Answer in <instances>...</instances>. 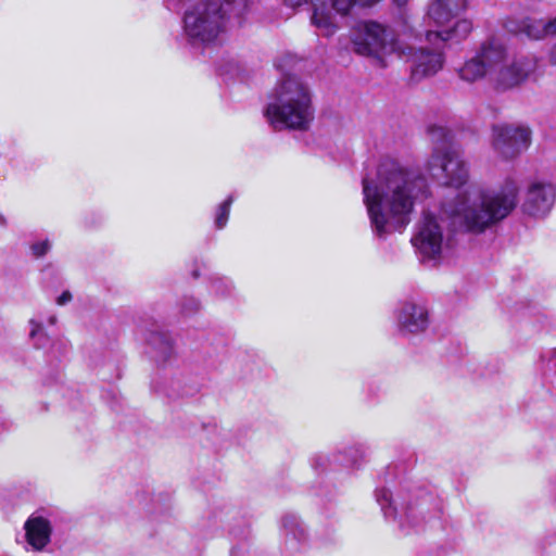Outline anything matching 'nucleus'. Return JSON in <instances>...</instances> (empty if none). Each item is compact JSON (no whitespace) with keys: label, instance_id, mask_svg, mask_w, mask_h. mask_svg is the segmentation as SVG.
Returning a JSON list of instances; mask_svg holds the SVG:
<instances>
[{"label":"nucleus","instance_id":"nucleus-1","mask_svg":"<svg viewBox=\"0 0 556 556\" xmlns=\"http://www.w3.org/2000/svg\"><path fill=\"white\" fill-rule=\"evenodd\" d=\"M362 185L371 229L381 239L402 231L415 200L429 195L426 176H364Z\"/></svg>","mask_w":556,"mask_h":556},{"label":"nucleus","instance_id":"nucleus-2","mask_svg":"<svg viewBox=\"0 0 556 556\" xmlns=\"http://www.w3.org/2000/svg\"><path fill=\"white\" fill-rule=\"evenodd\" d=\"M375 498L384 518L407 532L424 528L443 514V501L429 486L406 477L396 464L389 465L379 477Z\"/></svg>","mask_w":556,"mask_h":556},{"label":"nucleus","instance_id":"nucleus-3","mask_svg":"<svg viewBox=\"0 0 556 556\" xmlns=\"http://www.w3.org/2000/svg\"><path fill=\"white\" fill-rule=\"evenodd\" d=\"M444 185L457 189L452 214L459 218L471 232H483L486 228L508 217L519 203V187L507 179L504 185L479 190L473 197L467 189L468 176H442Z\"/></svg>","mask_w":556,"mask_h":556},{"label":"nucleus","instance_id":"nucleus-4","mask_svg":"<svg viewBox=\"0 0 556 556\" xmlns=\"http://www.w3.org/2000/svg\"><path fill=\"white\" fill-rule=\"evenodd\" d=\"M252 8V0H198L184 12L182 35L195 48L220 46L229 29L241 25Z\"/></svg>","mask_w":556,"mask_h":556},{"label":"nucleus","instance_id":"nucleus-5","mask_svg":"<svg viewBox=\"0 0 556 556\" xmlns=\"http://www.w3.org/2000/svg\"><path fill=\"white\" fill-rule=\"evenodd\" d=\"M265 116L276 130H307L314 121L312 93L307 85L295 76L285 77L277 84Z\"/></svg>","mask_w":556,"mask_h":556},{"label":"nucleus","instance_id":"nucleus-6","mask_svg":"<svg viewBox=\"0 0 556 556\" xmlns=\"http://www.w3.org/2000/svg\"><path fill=\"white\" fill-rule=\"evenodd\" d=\"M369 447L362 442L345 445L330 454L316 453L309 458V464L317 475L318 488L315 494L330 501L334 492L330 483L339 471L357 470L367 462Z\"/></svg>","mask_w":556,"mask_h":556},{"label":"nucleus","instance_id":"nucleus-7","mask_svg":"<svg viewBox=\"0 0 556 556\" xmlns=\"http://www.w3.org/2000/svg\"><path fill=\"white\" fill-rule=\"evenodd\" d=\"M353 45L356 53L370 56L382 66H388L394 58L405 54L404 46L396 39L394 31L377 22H362L353 31Z\"/></svg>","mask_w":556,"mask_h":556},{"label":"nucleus","instance_id":"nucleus-8","mask_svg":"<svg viewBox=\"0 0 556 556\" xmlns=\"http://www.w3.org/2000/svg\"><path fill=\"white\" fill-rule=\"evenodd\" d=\"M428 135L434 144L433 152L427 162L429 172L443 174H464L468 170L466 162L450 148L452 131L447 127L432 124L428 127Z\"/></svg>","mask_w":556,"mask_h":556},{"label":"nucleus","instance_id":"nucleus-9","mask_svg":"<svg viewBox=\"0 0 556 556\" xmlns=\"http://www.w3.org/2000/svg\"><path fill=\"white\" fill-rule=\"evenodd\" d=\"M502 55L503 43L496 38L485 40L457 70L459 78L467 83H475L485 77L491 80L492 70L498 65Z\"/></svg>","mask_w":556,"mask_h":556},{"label":"nucleus","instance_id":"nucleus-10","mask_svg":"<svg viewBox=\"0 0 556 556\" xmlns=\"http://www.w3.org/2000/svg\"><path fill=\"white\" fill-rule=\"evenodd\" d=\"M532 142V130L526 124H502L493 127V148L505 161H511L527 151Z\"/></svg>","mask_w":556,"mask_h":556},{"label":"nucleus","instance_id":"nucleus-11","mask_svg":"<svg viewBox=\"0 0 556 556\" xmlns=\"http://www.w3.org/2000/svg\"><path fill=\"white\" fill-rule=\"evenodd\" d=\"M536 67L538 60L533 56H520L508 61L507 51L503 45V55L498 65L492 70L491 83L501 90L511 89L533 75Z\"/></svg>","mask_w":556,"mask_h":556},{"label":"nucleus","instance_id":"nucleus-12","mask_svg":"<svg viewBox=\"0 0 556 556\" xmlns=\"http://www.w3.org/2000/svg\"><path fill=\"white\" fill-rule=\"evenodd\" d=\"M412 243L422 263L440 258L443 245V231L433 214L424 212L422 219L417 226V232L412 238Z\"/></svg>","mask_w":556,"mask_h":556},{"label":"nucleus","instance_id":"nucleus-13","mask_svg":"<svg viewBox=\"0 0 556 556\" xmlns=\"http://www.w3.org/2000/svg\"><path fill=\"white\" fill-rule=\"evenodd\" d=\"M143 339L147 353L159 366H166L176 358L175 338L156 323L143 326Z\"/></svg>","mask_w":556,"mask_h":556},{"label":"nucleus","instance_id":"nucleus-14","mask_svg":"<svg viewBox=\"0 0 556 556\" xmlns=\"http://www.w3.org/2000/svg\"><path fill=\"white\" fill-rule=\"evenodd\" d=\"M151 389L164 400L177 401L195 395L200 391V384L180 371L164 372L152 380Z\"/></svg>","mask_w":556,"mask_h":556},{"label":"nucleus","instance_id":"nucleus-15","mask_svg":"<svg viewBox=\"0 0 556 556\" xmlns=\"http://www.w3.org/2000/svg\"><path fill=\"white\" fill-rule=\"evenodd\" d=\"M26 543L35 552H42L51 542V536L58 535L55 517H47L40 513L31 514L24 523Z\"/></svg>","mask_w":556,"mask_h":556},{"label":"nucleus","instance_id":"nucleus-16","mask_svg":"<svg viewBox=\"0 0 556 556\" xmlns=\"http://www.w3.org/2000/svg\"><path fill=\"white\" fill-rule=\"evenodd\" d=\"M555 198L556 189L553 184L534 181L527 189L522 212L529 216L543 217L551 211Z\"/></svg>","mask_w":556,"mask_h":556},{"label":"nucleus","instance_id":"nucleus-17","mask_svg":"<svg viewBox=\"0 0 556 556\" xmlns=\"http://www.w3.org/2000/svg\"><path fill=\"white\" fill-rule=\"evenodd\" d=\"M405 56L412 62V77L415 80H420L425 77L437 74L443 66L444 56L438 49L419 48L413 51V48L404 47Z\"/></svg>","mask_w":556,"mask_h":556},{"label":"nucleus","instance_id":"nucleus-18","mask_svg":"<svg viewBox=\"0 0 556 556\" xmlns=\"http://www.w3.org/2000/svg\"><path fill=\"white\" fill-rule=\"evenodd\" d=\"M395 317L397 329L404 336L424 332L430 323L427 307L414 302L403 303Z\"/></svg>","mask_w":556,"mask_h":556},{"label":"nucleus","instance_id":"nucleus-19","mask_svg":"<svg viewBox=\"0 0 556 556\" xmlns=\"http://www.w3.org/2000/svg\"><path fill=\"white\" fill-rule=\"evenodd\" d=\"M283 2L291 9H298L308 2H312V25L323 36H331L337 31L338 25L336 23V17L325 2H321L320 4L314 3L313 0H283Z\"/></svg>","mask_w":556,"mask_h":556},{"label":"nucleus","instance_id":"nucleus-20","mask_svg":"<svg viewBox=\"0 0 556 556\" xmlns=\"http://www.w3.org/2000/svg\"><path fill=\"white\" fill-rule=\"evenodd\" d=\"M280 532L286 546L299 551L308 540L307 529L301 518L294 513H285L280 518Z\"/></svg>","mask_w":556,"mask_h":556},{"label":"nucleus","instance_id":"nucleus-21","mask_svg":"<svg viewBox=\"0 0 556 556\" xmlns=\"http://www.w3.org/2000/svg\"><path fill=\"white\" fill-rule=\"evenodd\" d=\"M466 8L467 0H433L428 7L427 16L438 27H443Z\"/></svg>","mask_w":556,"mask_h":556},{"label":"nucleus","instance_id":"nucleus-22","mask_svg":"<svg viewBox=\"0 0 556 556\" xmlns=\"http://www.w3.org/2000/svg\"><path fill=\"white\" fill-rule=\"evenodd\" d=\"M504 27L513 34H523L530 39H542L549 36L547 30V22L543 20H535L525 17L519 20L514 16H508L504 22Z\"/></svg>","mask_w":556,"mask_h":556},{"label":"nucleus","instance_id":"nucleus-23","mask_svg":"<svg viewBox=\"0 0 556 556\" xmlns=\"http://www.w3.org/2000/svg\"><path fill=\"white\" fill-rule=\"evenodd\" d=\"M472 30V24L467 18L457 20L454 25L450 28L441 30H427L426 40L429 43H438L445 41H460L467 38Z\"/></svg>","mask_w":556,"mask_h":556},{"label":"nucleus","instance_id":"nucleus-24","mask_svg":"<svg viewBox=\"0 0 556 556\" xmlns=\"http://www.w3.org/2000/svg\"><path fill=\"white\" fill-rule=\"evenodd\" d=\"M207 281L208 292L213 296L220 300L237 298V288L231 278L219 274H212L208 276Z\"/></svg>","mask_w":556,"mask_h":556},{"label":"nucleus","instance_id":"nucleus-25","mask_svg":"<svg viewBox=\"0 0 556 556\" xmlns=\"http://www.w3.org/2000/svg\"><path fill=\"white\" fill-rule=\"evenodd\" d=\"M412 168L397 159L390 155L382 156L379 160L376 174H410Z\"/></svg>","mask_w":556,"mask_h":556},{"label":"nucleus","instance_id":"nucleus-26","mask_svg":"<svg viewBox=\"0 0 556 556\" xmlns=\"http://www.w3.org/2000/svg\"><path fill=\"white\" fill-rule=\"evenodd\" d=\"M233 201V194H229L222 203L217 205L214 216V225L216 229L220 230L226 227L230 214V207Z\"/></svg>","mask_w":556,"mask_h":556},{"label":"nucleus","instance_id":"nucleus-27","mask_svg":"<svg viewBox=\"0 0 556 556\" xmlns=\"http://www.w3.org/2000/svg\"><path fill=\"white\" fill-rule=\"evenodd\" d=\"M29 324L31 326L29 337L33 340L34 345L37 349L46 348L50 343V338L45 332L42 324L36 319H30Z\"/></svg>","mask_w":556,"mask_h":556},{"label":"nucleus","instance_id":"nucleus-28","mask_svg":"<svg viewBox=\"0 0 556 556\" xmlns=\"http://www.w3.org/2000/svg\"><path fill=\"white\" fill-rule=\"evenodd\" d=\"M179 307L184 316H192L201 311L202 304L199 299L186 295L180 300Z\"/></svg>","mask_w":556,"mask_h":556},{"label":"nucleus","instance_id":"nucleus-29","mask_svg":"<svg viewBox=\"0 0 556 556\" xmlns=\"http://www.w3.org/2000/svg\"><path fill=\"white\" fill-rule=\"evenodd\" d=\"M51 250V242L49 239L37 241L30 244L33 256L39 258L45 256Z\"/></svg>","mask_w":556,"mask_h":556},{"label":"nucleus","instance_id":"nucleus-30","mask_svg":"<svg viewBox=\"0 0 556 556\" xmlns=\"http://www.w3.org/2000/svg\"><path fill=\"white\" fill-rule=\"evenodd\" d=\"M295 61V56H293L292 54H286L285 56H282L277 63H276V66L279 68V70H283L285 66L293 63Z\"/></svg>","mask_w":556,"mask_h":556},{"label":"nucleus","instance_id":"nucleus-31","mask_svg":"<svg viewBox=\"0 0 556 556\" xmlns=\"http://www.w3.org/2000/svg\"><path fill=\"white\" fill-rule=\"evenodd\" d=\"M11 427L12 421L0 412V432L9 430Z\"/></svg>","mask_w":556,"mask_h":556},{"label":"nucleus","instance_id":"nucleus-32","mask_svg":"<svg viewBox=\"0 0 556 556\" xmlns=\"http://www.w3.org/2000/svg\"><path fill=\"white\" fill-rule=\"evenodd\" d=\"M72 300V293L70 291H64L58 299L56 303L59 305H65Z\"/></svg>","mask_w":556,"mask_h":556},{"label":"nucleus","instance_id":"nucleus-33","mask_svg":"<svg viewBox=\"0 0 556 556\" xmlns=\"http://www.w3.org/2000/svg\"><path fill=\"white\" fill-rule=\"evenodd\" d=\"M548 61L552 65H556V41L549 48Z\"/></svg>","mask_w":556,"mask_h":556},{"label":"nucleus","instance_id":"nucleus-34","mask_svg":"<svg viewBox=\"0 0 556 556\" xmlns=\"http://www.w3.org/2000/svg\"><path fill=\"white\" fill-rule=\"evenodd\" d=\"M547 30H549V36L556 35V16L547 22Z\"/></svg>","mask_w":556,"mask_h":556},{"label":"nucleus","instance_id":"nucleus-35","mask_svg":"<svg viewBox=\"0 0 556 556\" xmlns=\"http://www.w3.org/2000/svg\"><path fill=\"white\" fill-rule=\"evenodd\" d=\"M54 271V268L52 265H47L43 269H42V275L43 276H47V275H50Z\"/></svg>","mask_w":556,"mask_h":556},{"label":"nucleus","instance_id":"nucleus-36","mask_svg":"<svg viewBox=\"0 0 556 556\" xmlns=\"http://www.w3.org/2000/svg\"><path fill=\"white\" fill-rule=\"evenodd\" d=\"M549 362L556 368V348L551 352Z\"/></svg>","mask_w":556,"mask_h":556},{"label":"nucleus","instance_id":"nucleus-37","mask_svg":"<svg viewBox=\"0 0 556 556\" xmlns=\"http://www.w3.org/2000/svg\"><path fill=\"white\" fill-rule=\"evenodd\" d=\"M393 3L399 7V8H402L404 7L409 0H392Z\"/></svg>","mask_w":556,"mask_h":556},{"label":"nucleus","instance_id":"nucleus-38","mask_svg":"<svg viewBox=\"0 0 556 556\" xmlns=\"http://www.w3.org/2000/svg\"><path fill=\"white\" fill-rule=\"evenodd\" d=\"M191 275H192V277H193L194 279H198V278L200 277V270H199V268L193 269V270H192V273H191Z\"/></svg>","mask_w":556,"mask_h":556},{"label":"nucleus","instance_id":"nucleus-39","mask_svg":"<svg viewBox=\"0 0 556 556\" xmlns=\"http://www.w3.org/2000/svg\"><path fill=\"white\" fill-rule=\"evenodd\" d=\"M0 226H2V227L7 226V219L2 214H0Z\"/></svg>","mask_w":556,"mask_h":556},{"label":"nucleus","instance_id":"nucleus-40","mask_svg":"<svg viewBox=\"0 0 556 556\" xmlns=\"http://www.w3.org/2000/svg\"><path fill=\"white\" fill-rule=\"evenodd\" d=\"M55 323H56V317H55V316H51V317L49 318V324H50V325H54Z\"/></svg>","mask_w":556,"mask_h":556},{"label":"nucleus","instance_id":"nucleus-41","mask_svg":"<svg viewBox=\"0 0 556 556\" xmlns=\"http://www.w3.org/2000/svg\"><path fill=\"white\" fill-rule=\"evenodd\" d=\"M213 517H214V519H219L220 521H222V519H223V518H222V515H217L216 513L214 514V516H213Z\"/></svg>","mask_w":556,"mask_h":556}]
</instances>
